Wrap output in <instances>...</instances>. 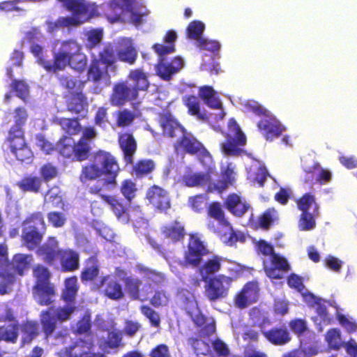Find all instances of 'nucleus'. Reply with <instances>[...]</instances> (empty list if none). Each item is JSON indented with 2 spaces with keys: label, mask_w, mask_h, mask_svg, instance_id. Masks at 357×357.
<instances>
[{
  "label": "nucleus",
  "mask_w": 357,
  "mask_h": 357,
  "mask_svg": "<svg viewBox=\"0 0 357 357\" xmlns=\"http://www.w3.org/2000/svg\"><path fill=\"white\" fill-rule=\"evenodd\" d=\"M54 310V307L52 306L41 312L40 315V323L42 327V331L46 339L52 336L56 340L62 339L68 335V329L67 327H65L56 332L58 321L53 315Z\"/></svg>",
  "instance_id": "obj_11"
},
{
  "label": "nucleus",
  "mask_w": 357,
  "mask_h": 357,
  "mask_svg": "<svg viewBox=\"0 0 357 357\" xmlns=\"http://www.w3.org/2000/svg\"><path fill=\"white\" fill-rule=\"evenodd\" d=\"M191 308H188L187 313L190 316L194 324L198 326L202 327V332L206 335L209 336L213 334L215 331V325L213 323H206V318L200 312L198 305L196 301L190 303Z\"/></svg>",
  "instance_id": "obj_22"
},
{
  "label": "nucleus",
  "mask_w": 357,
  "mask_h": 357,
  "mask_svg": "<svg viewBox=\"0 0 357 357\" xmlns=\"http://www.w3.org/2000/svg\"><path fill=\"white\" fill-rule=\"evenodd\" d=\"M263 335L272 344L281 346L291 340V336L285 327H273L262 331Z\"/></svg>",
  "instance_id": "obj_27"
},
{
  "label": "nucleus",
  "mask_w": 357,
  "mask_h": 357,
  "mask_svg": "<svg viewBox=\"0 0 357 357\" xmlns=\"http://www.w3.org/2000/svg\"><path fill=\"white\" fill-rule=\"evenodd\" d=\"M160 233L165 239L173 244L182 242L187 235L185 223L178 219L162 225Z\"/></svg>",
  "instance_id": "obj_15"
},
{
  "label": "nucleus",
  "mask_w": 357,
  "mask_h": 357,
  "mask_svg": "<svg viewBox=\"0 0 357 357\" xmlns=\"http://www.w3.org/2000/svg\"><path fill=\"white\" fill-rule=\"evenodd\" d=\"M75 309L76 307L75 304H66L62 307H59L57 308L54 307L53 315L58 321L62 323L70 319L71 315L75 312Z\"/></svg>",
  "instance_id": "obj_59"
},
{
  "label": "nucleus",
  "mask_w": 357,
  "mask_h": 357,
  "mask_svg": "<svg viewBox=\"0 0 357 357\" xmlns=\"http://www.w3.org/2000/svg\"><path fill=\"white\" fill-rule=\"evenodd\" d=\"M183 65V60L180 56H175L169 61L165 60V58H160L155 69L157 75L160 79L164 81H169L182 69Z\"/></svg>",
  "instance_id": "obj_16"
},
{
  "label": "nucleus",
  "mask_w": 357,
  "mask_h": 357,
  "mask_svg": "<svg viewBox=\"0 0 357 357\" xmlns=\"http://www.w3.org/2000/svg\"><path fill=\"white\" fill-rule=\"evenodd\" d=\"M33 261L31 254H15L10 261L8 260L6 266L0 273V295L9 294L16 280V275L23 276L27 272Z\"/></svg>",
  "instance_id": "obj_4"
},
{
  "label": "nucleus",
  "mask_w": 357,
  "mask_h": 357,
  "mask_svg": "<svg viewBox=\"0 0 357 357\" xmlns=\"http://www.w3.org/2000/svg\"><path fill=\"white\" fill-rule=\"evenodd\" d=\"M137 97L136 90L127 81H121L114 85L109 100L112 106L121 107L128 102L136 100Z\"/></svg>",
  "instance_id": "obj_13"
},
{
  "label": "nucleus",
  "mask_w": 357,
  "mask_h": 357,
  "mask_svg": "<svg viewBox=\"0 0 357 357\" xmlns=\"http://www.w3.org/2000/svg\"><path fill=\"white\" fill-rule=\"evenodd\" d=\"M78 290L77 278L76 276L66 278L64 280V287L61 295V300L66 304H75Z\"/></svg>",
  "instance_id": "obj_32"
},
{
  "label": "nucleus",
  "mask_w": 357,
  "mask_h": 357,
  "mask_svg": "<svg viewBox=\"0 0 357 357\" xmlns=\"http://www.w3.org/2000/svg\"><path fill=\"white\" fill-rule=\"evenodd\" d=\"M183 105L188 109V113L201 121H207L208 116L202 112L199 98L195 95H185L182 98Z\"/></svg>",
  "instance_id": "obj_33"
},
{
  "label": "nucleus",
  "mask_w": 357,
  "mask_h": 357,
  "mask_svg": "<svg viewBox=\"0 0 357 357\" xmlns=\"http://www.w3.org/2000/svg\"><path fill=\"white\" fill-rule=\"evenodd\" d=\"M22 333V346L30 344L38 335V325L36 321H26L20 326Z\"/></svg>",
  "instance_id": "obj_44"
},
{
  "label": "nucleus",
  "mask_w": 357,
  "mask_h": 357,
  "mask_svg": "<svg viewBox=\"0 0 357 357\" xmlns=\"http://www.w3.org/2000/svg\"><path fill=\"white\" fill-rule=\"evenodd\" d=\"M325 341L328 347L333 351L340 350L344 343L342 339L341 331L337 328H330L326 331Z\"/></svg>",
  "instance_id": "obj_47"
},
{
  "label": "nucleus",
  "mask_w": 357,
  "mask_h": 357,
  "mask_svg": "<svg viewBox=\"0 0 357 357\" xmlns=\"http://www.w3.org/2000/svg\"><path fill=\"white\" fill-rule=\"evenodd\" d=\"M128 79L133 82V85L130 86L136 90L138 95L139 91H146L149 87L148 77L141 68L130 70Z\"/></svg>",
  "instance_id": "obj_37"
},
{
  "label": "nucleus",
  "mask_w": 357,
  "mask_h": 357,
  "mask_svg": "<svg viewBox=\"0 0 357 357\" xmlns=\"http://www.w3.org/2000/svg\"><path fill=\"white\" fill-rule=\"evenodd\" d=\"M74 139L69 136H63L56 144V151L66 158L73 160Z\"/></svg>",
  "instance_id": "obj_52"
},
{
  "label": "nucleus",
  "mask_w": 357,
  "mask_h": 357,
  "mask_svg": "<svg viewBox=\"0 0 357 357\" xmlns=\"http://www.w3.org/2000/svg\"><path fill=\"white\" fill-rule=\"evenodd\" d=\"M319 211L313 210L311 212H301L298 220V227L301 231H310L316 227V218Z\"/></svg>",
  "instance_id": "obj_50"
},
{
  "label": "nucleus",
  "mask_w": 357,
  "mask_h": 357,
  "mask_svg": "<svg viewBox=\"0 0 357 357\" xmlns=\"http://www.w3.org/2000/svg\"><path fill=\"white\" fill-rule=\"evenodd\" d=\"M22 228L45 231L46 225L42 212L32 213L22 222Z\"/></svg>",
  "instance_id": "obj_45"
},
{
  "label": "nucleus",
  "mask_w": 357,
  "mask_h": 357,
  "mask_svg": "<svg viewBox=\"0 0 357 357\" xmlns=\"http://www.w3.org/2000/svg\"><path fill=\"white\" fill-rule=\"evenodd\" d=\"M233 280V278L224 274L213 275L210 279L204 280L206 298L210 302H215L227 298Z\"/></svg>",
  "instance_id": "obj_7"
},
{
  "label": "nucleus",
  "mask_w": 357,
  "mask_h": 357,
  "mask_svg": "<svg viewBox=\"0 0 357 357\" xmlns=\"http://www.w3.org/2000/svg\"><path fill=\"white\" fill-rule=\"evenodd\" d=\"M92 146L89 143L79 139L74 142L73 160L84 161L89 158L91 154Z\"/></svg>",
  "instance_id": "obj_51"
},
{
  "label": "nucleus",
  "mask_w": 357,
  "mask_h": 357,
  "mask_svg": "<svg viewBox=\"0 0 357 357\" xmlns=\"http://www.w3.org/2000/svg\"><path fill=\"white\" fill-rule=\"evenodd\" d=\"M58 259L60 263V270L61 272H74L79 268V254L77 251L73 249H60V254Z\"/></svg>",
  "instance_id": "obj_21"
},
{
  "label": "nucleus",
  "mask_w": 357,
  "mask_h": 357,
  "mask_svg": "<svg viewBox=\"0 0 357 357\" xmlns=\"http://www.w3.org/2000/svg\"><path fill=\"white\" fill-rule=\"evenodd\" d=\"M211 181L208 173H195L185 176L183 178L185 185L188 187L202 186Z\"/></svg>",
  "instance_id": "obj_55"
},
{
  "label": "nucleus",
  "mask_w": 357,
  "mask_h": 357,
  "mask_svg": "<svg viewBox=\"0 0 357 357\" xmlns=\"http://www.w3.org/2000/svg\"><path fill=\"white\" fill-rule=\"evenodd\" d=\"M63 354L66 357H87L88 352L83 349L81 342H76L73 345L66 347Z\"/></svg>",
  "instance_id": "obj_64"
},
{
  "label": "nucleus",
  "mask_w": 357,
  "mask_h": 357,
  "mask_svg": "<svg viewBox=\"0 0 357 357\" xmlns=\"http://www.w3.org/2000/svg\"><path fill=\"white\" fill-rule=\"evenodd\" d=\"M118 144L122 151L125 165H132L137 150V143L132 133H120L118 136Z\"/></svg>",
  "instance_id": "obj_17"
},
{
  "label": "nucleus",
  "mask_w": 357,
  "mask_h": 357,
  "mask_svg": "<svg viewBox=\"0 0 357 357\" xmlns=\"http://www.w3.org/2000/svg\"><path fill=\"white\" fill-rule=\"evenodd\" d=\"M224 205L230 213L238 217L243 216L250 208L248 203L235 193L227 196Z\"/></svg>",
  "instance_id": "obj_25"
},
{
  "label": "nucleus",
  "mask_w": 357,
  "mask_h": 357,
  "mask_svg": "<svg viewBox=\"0 0 357 357\" xmlns=\"http://www.w3.org/2000/svg\"><path fill=\"white\" fill-rule=\"evenodd\" d=\"M33 275L35 278L33 292L38 303L42 306L52 304L56 293L54 284L50 282V271L47 267L38 264L33 269Z\"/></svg>",
  "instance_id": "obj_5"
},
{
  "label": "nucleus",
  "mask_w": 357,
  "mask_h": 357,
  "mask_svg": "<svg viewBox=\"0 0 357 357\" xmlns=\"http://www.w3.org/2000/svg\"><path fill=\"white\" fill-rule=\"evenodd\" d=\"M233 170L227 169L222 174V178L218 180L216 182L208 183V192H218L219 193L225 190L229 185H232L234 182V177L233 176Z\"/></svg>",
  "instance_id": "obj_42"
},
{
  "label": "nucleus",
  "mask_w": 357,
  "mask_h": 357,
  "mask_svg": "<svg viewBox=\"0 0 357 357\" xmlns=\"http://www.w3.org/2000/svg\"><path fill=\"white\" fill-rule=\"evenodd\" d=\"M221 259L218 256H213L211 259L206 260L199 268V273L202 281L210 279L221 269Z\"/></svg>",
  "instance_id": "obj_36"
},
{
  "label": "nucleus",
  "mask_w": 357,
  "mask_h": 357,
  "mask_svg": "<svg viewBox=\"0 0 357 357\" xmlns=\"http://www.w3.org/2000/svg\"><path fill=\"white\" fill-rule=\"evenodd\" d=\"M208 251L203 242L195 234H190L188 248L185 251L183 261L181 264L183 266L197 267L202 262V257L206 255Z\"/></svg>",
  "instance_id": "obj_8"
},
{
  "label": "nucleus",
  "mask_w": 357,
  "mask_h": 357,
  "mask_svg": "<svg viewBox=\"0 0 357 357\" xmlns=\"http://www.w3.org/2000/svg\"><path fill=\"white\" fill-rule=\"evenodd\" d=\"M36 254L42 258L43 261L49 266H54L56 263L60 254L59 241L54 236H49L47 241L37 247Z\"/></svg>",
  "instance_id": "obj_18"
},
{
  "label": "nucleus",
  "mask_w": 357,
  "mask_h": 357,
  "mask_svg": "<svg viewBox=\"0 0 357 357\" xmlns=\"http://www.w3.org/2000/svg\"><path fill=\"white\" fill-rule=\"evenodd\" d=\"M72 16L60 17L55 22L56 27L75 26L89 21L98 15V6L84 0H56Z\"/></svg>",
  "instance_id": "obj_3"
},
{
  "label": "nucleus",
  "mask_w": 357,
  "mask_h": 357,
  "mask_svg": "<svg viewBox=\"0 0 357 357\" xmlns=\"http://www.w3.org/2000/svg\"><path fill=\"white\" fill-rule=\"evenodd\" d=\"M119 172L116 158L109 152L99 150L93 155L91 162L82 167L79 178L82 182H86L105 176L109 182L116 183Z\"/></svg>",
  "instance_id": "obj_2"
},
{
  "label": "nucleus",
  "mask_w": 357,
  "mask_h": 357,
  "mask_svg": "<svg viewBox=\"0 0 357 357\" xmlns=\"http://www.w3.org/2000/svg\"><path fill=\"white\" fill-rule=\"evenodd\" d=\"M259 284L257 281L246 282L234 296L235 306L239 309H244L256 303L259 299Z\"/></svg>",
  "instance_id": "obj_14"
},
{
  "label": "nucleus",
  "mask_w": 357,
  "mask_h": 357,
  "mask_svg": "<svg viewBox=\"0 0 357 357\" xmlns=\"http://www.w3.org/2000/svg\"><path fill=\"white\" fill-rule=\"evenodd\" d=\"M145 198L156 211L165 213L171 208V199L168 191L158 185H153L147 189Z\"/></svg>",
  "instance_id": "obj_10"
},
{
  "label": "nucleus",
  "mask_w": 357,
  "mask_h": 357,
  "mask_svg": "<svg viewBox=\"0 0 357 357\" xmlns=\"http://www.w3.org/2000/svg\"><path fill=\"white\" fill-rule=\"evenodd\" d=\"M1 331V339L9 343L15 344L17 341L19 325L13 324L7 328L0 327Z\"/></svg>",
  "instance_id": "obj_63"
},
{
  "label": "nucleus",
  "mask_w": 357,
  "mask_h": 357,
  "mask_svg": "<svg viewBox=\"0 0 357 357\" xmlns=\"http://www.w3.org/2000/svg\"><path fill=\"white\" fill-rule=\"evenodd\" d=\"M16 185L22 192L38 193L41 188L42 179L37 176L28 174L23 176Z\"/></svg>",
  "instance_id": "obj_41"
},
{
  "label": "nucleus",
  "mask_w": 357,
  "mask_h": 357,
  "mask_svg": "<svg viewBox=\"0 0 357 357\" xmlns=\"http://www.w3.org/2000/svg\"><path fill=\"white\" fill-rule=\"evenodd\" d=\"M175 149L177 151L199 155L202 158H211L209 152L203 144L191 133H183L176 143Z\"/></svg>",
  "instance_id": "obj_9"
},
{
  "label": "nucleus",
  "mask_w": 357,
  "mask_h": 357,
  "mask_svg": "<svg viewBox=\"0 0 357 357\" xmlns=\"http://www.w3.org/2000/svg\"><path fill=\"white\" fill-rule=\"evenodd\" d=\"M257 128L264 137L269 142L278 138L285 130V127L270 112L258 121Z\"/></svg>",
  "instance_id": "obj_12"
},
{
  "label": "nucleus",
  "mask_w": 357,
  "mask_h": 357,
  "mask_svg": "<svg viewBox=\"0 0 357 357\" xmlns=\"http://www.w3.org/2000/svg\"><path fill=\"white\" fill-rule=\"evenodd\" d=\"M296 202L298 209L301 212H310V209H317V211H319V206L316 201L315 195L311 192L304 193Z\"/></svg>",
  "instance_id": "obj_46"
},
{
  "label": "nucleus",
  "mask_w": 357,
  "mask_h": 357,
  "mask_svg": "<svg viewBox=\"0 0 357 357\" xmlns=\"http://www.w3.org/2000/svg\"><path fill=\"white\" fill-rule=\"evenodd\" d=\"M44 234L43 231L22 228L21 237L24 245L29 250H34L42 242Z\"/></svg>",
  "instance_id": "obj_31"
},
{
  "label": "nucleus",
  "mask_w": 357,
  "mask_h": 357,
  "mask_svg": "<svg viewBox=\"0 0 357 357\" xmlns=\"http://www.w3.org/2000/svg\"><path fill=\"white\" fill-rule=\"evenodd\" d=\"M159 123L162 129V134L169 137L176 136L175 131L181 126L169 112H163L159 115Z\"/></svg>",
  "instance_id": "obj_35"
},
{
  "label": "nucleus",
  "mask_w": 357,
  "mask_h": 357,
  "mask_svg": "<svg viewBox=\"0 0 357 357\" xmlns=\"http://www.w3.org/2000/svg\"><path fill=\"white\" fill-rule=\"evenodd\" d=\"M169 301V294L164 289H158L154 291L149 300L150 304L154 307L167 306Z\"/></svg>",
  "instance_id": "obj_62"
},
{
  "label": "nucleus",
  "mask_w": 357,
  "mask_h": 357,
  "mask_svg": "<svg viewBox=\"0 0 357 357\" xmlns=\"http://www.w3.org/2000/svg\"><path fill=\"white\" fill-rule=\"evenodd\" d=\"M88 107L87 98L83 91H77L66 100L67 110L73 114H79Z\"/></svg>",
  "instance_id": "obj_28"
},
{
  "label": "nucleus",
  "mask_w": 357,
  "mask_h": 357,
  "mask_svg": "<svg viewBox=\"0 0 357 357\" xmlns=\"http://www.w3.org/2000/svg\"><path fill=\"white\" fill-rule=\"evenodd\" d=\"M69 60L70 58L68 56L59 50L54 54L53 63L43 58L39 59V63L47 71L56 73L69 66Z\"/></svg>",
  "instance_id": "obj_30"
},
{
  "label": "nucleus",
  "mask_w": 357,
  "mask_h": 357,
  "mask_svg": "<svg viewBox=\"0 0 357 357\" xmlns=\"http://www.w3.org/2000/svg\"><path fill=\"white\" fill-rule=\"evenodd\" d=\"M109 72L110 69L93 59L88 68L87 79L93 83L99 84L110 78Z\"/></svg>",
  "instance_id": "obj_24"
},
{
  "label": "nucleus",
  "mask_w": 357,
  "mask_h": 357,
  "mask_svg": "<svg viewBox=\"0 0 357 357\" xmlns=\"http://www.w3.org/2000/svg\"><path fill=\"white\" fill-rule=\"evenodd\" d=\"M207 214L210 218L217 220L222 227H226L230 225L229 221L225 217L222 206L218 202H213L208 205Z\"/></svg>",
  "instance_id": "obj_49"
},
{
  "label": "nucleus",
  "mask_w": 357,
  "mask_h": 357,
  "mask_svg": "<svg viewBox=\"0 0 357 357\" xmlns=\"http://www.w3.org/2000/svg\"><path fill=\"white\" fill-rule=\"evenodd\" d=\"M205 29L204 24L199 20L191 22L187 27V37L190 39L197 40L198 42L202 39V36Z\"/></svg>",
  "instance_id": "obj_60"
},
{
  "label": "nucleus",
  "mask_w": 357,
  "mask_h": 357,
  "mask_svg": "<svg viewBox=\"0 0 357 357\" xmlns=\"http://www.w3.org/2000/svg\"><path fill=\"white\" fill-rule=\"evenodd\" d=\"M116 125L119 128L129 127L135 119L136 115L134 112L128 109L118 110L114 114Z\"/></svg>",
  "instance_id": "obj_54"
},
{
  "label": "nucleus",
  "mask_w": 357,
  "mask_h": 357,
  "mask_svg": "<svg viewBox=\"0 0 357 357\" xmlns=\"http://www.w3.org/2000/svg\"><path fill=\"white\" fill-rule=\"evenodd\" d=\"M141 313L149 320L150 325L154 328L160 326L161 319L160 314L147 305H142L139 307Z\"/></svg>",
  "instance_id": "obj_58"
},
{
  "label": "nucleus",
  "mask_w": 357,
  "mask_h": 357,
  "mask_svg": "<svg viewBox=\"0 0 357 357\" xmlns=\"http://www.w3.org/2000/svg\"><path fill=\"white\" fill-rule=\"evenodd\" d=\"M14 124L10 128L4 141L6 151L22 162H31L33 154L28 145L23 127L25 126L29 114L26 109L19 106L13 111Z\"/></svg>",
  "instance_id": "obj_1"
},
{
  "label": "nucleus",
  "mask_w": 357,
  "mask_h": 357,
  "mask_svg": "<svg viewBox=\"0 0 357 357\" xmlns=\"http://www.w3.org/2000/svg\"><path fill=\"white\" fill-rule=\"evenodd\" d=\"M131 165L130 174L137 178L148 176L155 169V163L152 159H140Z\"/></svg>",
  "instance_id": "obj_34"
},
{
  "label": "nucleus",
  "mask_w": 357,
  "mask_h": 357,
  "mask_svg": "<svg viewBox=\"0 0 357 357\" xmlns=\"http://www.w3.org/2000/svg\"><path fill=\"white\" fill-rule=\"evenodd\" d=\"M222 133L226 138L220 144V149L224 154L229 156L241 155L244 152L242 147L246 144L247 139L237 122L234 119H230L227 131Z\"/></svg>",
  "instance_id": "obj_6"
},
{
  "label": "nucleus",
  "mask_w": 357,
  "mask_h": 357,
  "mask_svg": "<svg viewBox=\"0 0 357 357\" xmlns=\"http://www.w3.org/2000/svg\"><path fill=\"white\" fill-rule=\"evenodd\" d=\"M58 124L69 137L77 135L82 130V127L77 118H61L58 120Z\"/></svg>",
  "instance_id": "obj_48"
},
{
  "label": "nucleus",
  "mask_w": 357,
  "mask_h": 357,
  "mask_svg": "<svg viewBox=\"0 0 357 357\" xmlns=\"http://www.w3.org/2000/svg\"><path fill=\"white\" fill-rule=\"evenodd\" d=\"M199 96L208 107L215 109H222V102L212 86L206 85L200 86Z\"/></svg>",
  "instance_id": "obj_38"
},
{
  "label": "nucleus",
  "mask_w": 357,
  "mask_h": 357,
  "mask_svg": "<svg viewBox=\"0 0 357 357\" xmlns=\"http://www.w3.org/2000/svg\"><path fill=\"white\" fill-rule=\"evenodd\" d=\"M199 96L208 107L215 109H222V102L212 86L206 85L200 86Z\"/></svg>",
  "instance_id": "obj_40"
},
{
  "label": "nucleus",
  "mask_w": 357,
  "mask_h": 357,
  "mask_svg": "<svg viewBox=\"0 0 357 357\" xmlns=\"http://www.w3.org/2000/svg\"><path fill=\"white\" fill-rule=\"evenodd\" d=\"M102 199L107 204L119 221L128 223L130 220L129 207L124 201L116 195H101Z\"/></svg>",
  "instance_id": "obj_20"
},
{
  "label": "nucleus",
  "mask_w": 357,
  "mask_h": 357,
  "mask_svg": "<svg viewBox=\"0 0 357 357\" xmlns=\"http://www.w3.org/2000/svg\"><path fill=\"white\" fill-rule=\"evenodd\" d=\"M91 314L86 312L76 323V327L73 330V333L75 335L91 333Z\"/></svg>",
  "instance_id": "obj_61"
},
{
  "label": "nucleus",
  "mask_w": 357,
  "mask_h": 357,
  "mask_svg": "<svg viewBox=\"0 0 357 357\" xmlns=\"http://www.w3.org/2000/svg\"><path fill=\"white\" fill-rule=\"evenodd\" d=\"M126 289L132 300L140 299V287L142 280L137 278L126 277L123 279Z\"/></svg>",
  "instance_id": "obj_53"
},
{
  "label": "nucleus",
  "mask_w": 357,
  "mask_h": 357,
  "mask_svg": "<svg viewBox=\"0 0 357 357\" xmlns=\"http://www.w3.org/2000/svg\"><path fill=\"white\" fill-rule=\"evenodd\" d=\"M138 191L137 184L131 179H125L121 182L120 192L130 204L136 197Z\"/></svg>",
  "instance_id": "obj_57"
},
{
  "label": "nucleus",
  "mask_w": 357,
  "mask_h": 357,
  "mask_svg": "<svg viewBox=\"0 0 357 357\" xmlns=\"http://www.w3.org/2000/svg\"><path fill=\"white\" fill-rule=\"evenodd\" d=\"M101 285L104 286V294L109 299L119 301L123 298L124 293L121 284L109 275L102 278Z\"/></svg>",
  "instance_id": "obj_26"
},
{
  "label": "nucleus",
  "mask_w": 357,
  "mask_h": 357,
  "mask_svg": "<svg viewBox=\"0 0 357 357\" xmlns=\"http://www.w3.org/2000/svg\"><path fill=\"white\" fill-rule=\"evenodd\" d=\"M100 266L96 258L89 257L86 261V266L81 272L80 278L82 282L94 280L99 275Z\"/></svg>",
  "instance_id": "obj_43"
},
{
  "label": "nucleus",
  "mask_w": 357,
  "mask_h": 357,
  "mask_svg": "<svg viewBox=\"0 0 357 357\" xmlns=\"http://www.w3.org/2000/svg\"><path fill=\"white\" fill-rule=\"evenodd\" d=\"M60 85L67 89L70 94L77 91H83L84 82L70 76H60L59 78Z\"/></svg>",
  "instance_id": "obj_56"
},
{
  "label": "nucleus",
  "mask_w": 357,
  "mask_h": 357,
  "mask_svg": "<svg viewBox=\"0 0 357 357\" xmlns=\"http://www.w3.org/2000/svg\"><path fill=\"white\" fill-rule=\"evenodd\" d=\"M100 63L104 65L109 69L110 73H116L117 70V56L116 50L114 46L110 43L105 45L98 52V56L93 58Z\"/></svg>",
  "instance_id": "obj_23"
},
{
  "label": "nucleus",
  "mask_w": 357,
  "mask_h": 357,
  "mask_svg": "<svg viewBox=\"0 0 357 357\" xmlns=\"http://www.w3.org/2000/svg\"><path fill=\"white\" fill-rule=\"evenodd\" d=\"M199 96L208 107L215 109H222V102L212 86L206 85L200 86Z\"/></svg>",
  "instance_id": "obj_39"
},
{
  "label": "nucleus",
  "mask_w": 357,
  "mask_h": 357,
  "mask_svg": "<svg viewBox=\"0 0 357 357\" xmlns=\"http://www.w3.org/2000/svg\"><path fill=\"white\" fill-rule=\"evenodd\" d=\"M117 60L121 62L133 65L137 61V51L130 40H125L119 50H116Z\"/></svg>",
  "instance_id": "obj_29"
},
{
  "label": "nucleus",
  "mask_w": 357,
  "mask_h": 357,
  "mask_svg": "<svg viewBox=\"0 0 357 357\" xmlns=\"http://www.w3.org/2000/svg\"><path fill=\"white\" fill-rule=\"evenodd\" d=\"M270 260L271 266H264V270L271 279H282L283 274L287 273L291 268L287 259L278 253L273 254L270 257Z\"/></svg>",
  "instance_id": "obj_19"
}]
</instances>
